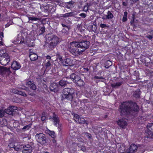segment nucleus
<instances>
[{"instance_id": "f257e3e1", "label": "nucleus", "mask_w": 153, "mask_h": 153, "mask_svg": "<svg viewBox=\"0 0 153 153\" xmlns=\"http://www.w3.org/2000/svg\"><path fill=\"white\" fill-rule=\"evenodd\" d=\"M90 44V42L88 41H74L70 43L68 49L73 55L78 56L88 49Z\"/></svg>"}, {"instance_id": "f03ea898", "label": "nucleus", "mask_w": 153, "mask_h": 153, "mask_svg": "<svg viewBox=\"0 0 153 153\" xmlns=\"http://www.w3.org/2000/svg\"><path fill=\"white\" fill-rule=\"evenodd\" d=\"M139 107L135 102L131 101L123 102L120 106L119 111L122 116L132 114L133 112L138 111Z\"/></svg>"}, {"instance_id": "7ed1b4c3", "label": "nucleus", "mask_w": 153, "mask_h": 153, "mask_svg": "<svg viewBox=\"0 0 153 153\" xmlns=\"http://www.w3.org/2000/svg\"><path fill=\"white\" fill-rule=\"evenodd\" d=\"M74 93V90L73 88H65L63 90L62 94V100L71 101Z\"/></svg>"}, {"instance_id": "20e7f679", "label": "nucleus", "mask_w": 153, "mask_h": 153, "mask_svg": "<svg viewBox=\"0 0 153 153\" xmlns=\"http://www.w3.org/2000/svg\"><path fill=\"white\" fill-rule=\"evenodd\" d=\"M46 36L47 40L51 41L49 44V48L51 50L59 43V38L56 36L53 35L52 33L48 34Z\"/></svg>"}, {"instance_id": "39448f33", "label": "nucleus", "mask_w": 153, "mask_h": 153, "mask_svg": "<svg viewBox=\"0 0 153 153\" xmlns=\"http://www.w3.org/2000/svg\"><path fill=\"white\" fill-rule=\"evenodd\" d=\"M37 141L42 145H43L47 142V140L45 134L42 133L37 134L35 135Z\"/></svg>"}, {"instance_id": "423d86ee", "label": "nucleus", "mask_w": 153, "mask_h": 153, "mask_svg": "<svg viewBox=\"0 0 153 153\" xmlns=\"http://www.w3.org/2000/svg\"><path fill=\"white\" fill-rule=\"evenodd\" d=\"M10 60V56L8 54H5L4 56H0V63L2 65H7Z\"/></svg>"}, {"instance_id": "0eeeda50", "label": "nucleus", "mask_w": 153, "mask_h": 153, "mask_svg": "<svg viewBox=\"0 0 153 153\" xmlns=\"http://www.w3.org/2000/svg\"><path fill=\"white\" fill-rule=\"evenodd\" d=\"M147 130L146 133L148 135L147 136V137L152 138H153V123H149L147 126Z\"/></svg>"}, {"instance_id": "6e6552de", "label": "nucleus", "mask_w": 153, "mask_h": 153, "mask_svg": "<svg viewBox=\"0 0 153 153\" xmlns=\"http://www.w3.org/2000/svg\"><path fill=\"white\" fill-rule=\"evenodd\" d=\"M49 119L52 121L53 125L56 126H57L58 123H60L59 118L58 116L54 113L53 115L50 117Z\"/></svg>"}, {"instance_id": "1a4fd4ad", "label": "nucleus", "mask_w": 153, "mask_h": 153, "mask_svg": "<svg viewBox=\"0 0 153 153\" xmlns=\"http://www.w3.org/2000/svg\"><path fill=\"white\" fill-rule=\"evenodd\" d=\"M11 73L10 68H7L0 66V74L2 75H9Z\"/></svg>"}, {"instance_id": "9d476101", "label": "nucleus", "mask_w": 153, "mask_h": 153, "mask_svg": "<svg viewBox=\"0 0 153 153\" xmlns=\"http://www.w3.org/2000/svg\"><path fill=\"white\" fill-rule=\"evenodd\" d=\"M17 108L14 106L10 107L8 108L5 109V111L6 114L13 115L15 114V111L17 110Z\"/></svg>"}, {"instance_id": "9b49d317", "label": "nucleus", "mask_w": 153, "mask_h": 153, "mask_svg": "<svg viewBox=\"0 0 153 153\" xmlns=\"http://www.w3.org/2000/svg\"><path fill=\"white\" fill-rule=\"evenodd\" d=\"M11 68L14 70L16 71L20 68L21 65L19 62L14 61L11 64Z\"/></svg>"}, {"instance_id": "f8f14e48", "label": "nucleus", "mask_w": 153, "mask_h": 153, "mask_svg": "<svg viewBox=\"0 0 153 153\" xmlns=\"http://www.w3.org/2000/svg\"><path fill=\"white\" fill-rule=\"evenodd\" d=\"M140 147L139 145L137 146L135 144H131L129 148V151L127 153H134L136 152L137 149H140Z\"/></svg>"}, {"instance_id": "ddd939ff", "label": "nucleus", "mask_w": 153, "mask_h": 153, "mask_svg": "<svg viewBox=\"0 0 153 153\" xmlns=\"http://www.w3.org/2000/svg\"><path fill=\"white\" fill-rule=\"evenodd\" d=\"M61 63L64 66H69L71 65H72V61L69 58H66L61 61Z\"/></svg>"}, {"instance_id": "4468645a", "label": "nucleus", "mask_w": 153, "mask_h": 153, "mask_svg": "<svg viewBox=\"0 0 153 153\" xmlns=\"http://www.w3.org/2000/svg\"><path fill=\"white\" fill-rule=\"evenodd\" d=\"M117 122L118 125L122 128H125L127 125V123L125 119H120Z\"/></svg>"}, {"instance_id": "2eb2a0df", "label": "nucleus", "mask_w": 153, "mask_h": 153, "mask_svg": "<svg viewBox=\"0 0 153 153\" xmlns=\"http://www.w3.org/2000/svg\"><path fill=\"white\" fill-rule=\"evenodd\" d=\"M67 78H69L71 79V80L74 83L80 79V77L74 73H72L70 76H68Z\"/></svg>"}, {"instance_id": "dca6fc26", "label": "nucleus", "mask_w": 153, "mask_h": 153, "mask_svg": "<svg viewBox=\"0 0 153 153\" xmlns=\"http://www.w3.org/2000/svg\"><path fill=\"white\" fill-rule=\"evenodd\" d=\"M26 84L27 86L32 90H35L36 88V85L33 82L30 81L27 82Z\"/></svg>"}, {"instance_id": "f3484780", "label": "nucleus", "mask_w": 153, "mask_h": 153, "mask_svg": "<svg viewBox=\"0 0 153 153\" xmlns=\"http://www.w3.org/2000/svg\"><path fill=\"white\" fill-rule=\"evenodd\" d=\"M29 57L31 61H35L38 59L37 55L36 53L31 52V51L30 52Z\"/></svg>"}, {"instance_id": "a211bd4d", "label": "nucleus", "mask_w": 153, "mask_h": 153, "mask_svg": "<svg viewBox=\"0 0 153 153\" xmlns=\"http://www.w3.org/2000/svg\"><path fill=\"white\" fill-rule=\"evenodd\" d=\"M65 78L59 81V85L61 87L65 86L67 84L69 83L68 81L65 80Z\"/></svg>"}, {"instance_id": "6ab92c4d", "label": "nucleus", "mask_w": 153, "mask_h": 153, "mask_svg": "<svg viewBox=\"0 0 153 153\" xmlns=\"http://www.w3.org/2000/svg\"><path fill=\"white\" fill-rule=\"evenodd\" d=\"M50 90L54 93L56 92L58 90V88L56 85L52 84L50 85Z\"/></svg>"}, {"instance_id": "aec40b11", "label": "nucleus", "mask_w": 153, "mask_h": 153, "mask_svg": "<svg viewBox=\"0 0 153 153\" xmlns=\"http://www.w3.org/2000/svg\"><path fill=\"white\" fill-rule=\"evenodd\" d=\"M22 146L21 143H15L14 149L16 151H18L21 150Z\"/></svg>"}, {"instance_id": "412c9836", "label": "nucleus", "mask_w": 153, "mask_h": 153, "mask_svg": "<svg viewBox=\"0 0 153 153\" xmlns=\"http://www.w3.org/2000/svg\"><path fill=\"white\" fill-rule=\"evenodd\" d=\"M122 84V82H117L116 83H114L113 84H111V87L113 88H118Z\"/></svg>"}, {"instance_id": "4be33fe9", "label": "nucleus", "mask_w": 153, "mask_h": 153, "mask_svg": "<svg viewBox=\"0 0 153 153\" xmlns=\"http://www.w3.org/2000/svg\"><path fill=\"white\" fill-rule=\"evenodd\" d=\"M77 85L79 87L82 86H84L85 84V82L81 79L80 77V79L79 80H77L76 82Z\"/></svg>"}, {"instance_id": "5701e85b", "label": "nucleus", "mask_w": 153, "mask_h": 153, "mask_svg": "<svg viewBox=\"0 0 153 153\" xmlns=\"http://www.w3.org/2000/svg\"><path fill=\"white\" fill-rule=\"evenodd\" d=\"M24 149L23 150L29 151V152H32V147L29 144L26 145L25 146L23 147Z\"/></svg>"}, {"instance_id": "b1692460", "label": "nucleus", "mask_w": 153, "mask_h": 153, "mask_svg": "<svg viewBox=\"0 0 153 153\" xmlns=\"http://www.w3.org/2000/svg\"><path fill=\"white\" fill-rule=\"evenodd\" d=\"M106 16L107 19H112L114 17L113 14L110 11H108L107 14L106 15Z\"/></svg>"}, {"instance_id": "393cba45", "label": "nucleus", "mask_w": 153, "mask_h": 153, "mask_svg": "<svg viewBox=\"0 0 153 153\" xmlns=\"http://www.w3.org/2000/svg\"><path fill=\"white\" fill-rule=\"evenodd\" d=\"M112 65V62L109 60L107 61L105 64V67L106 68H108L110 66Z\"/></svg>"}, {"instance_id": "a878e982", "label": "nucleus", "mask_w": 153, "mask_h": 153, "mask_svg": "<svg viewBox=\"0 0 153 153\" xmlns=\"http://www.w3.org/2000/svg\"><path fill=\"white\" fill-rule=\"evenodd\" d=\"M83 134L89 140H92V136L88 132H85Z\"/></svg>"}, {"instance_id": "bb28decb", "label": "nucleus", "mask_w": 153, "mask_h": 153, "mask_svg": "<svg viewBox=\"0 0 153 153\" xmlns=\"http://www.w3.org/2000/svg\"><path fill=\"white\" fill-rule=\"evenodd\" d=\"M31 124H29L28 125H26L22 128V130H23L24 131L28 130L31 127Z\"/></svg>"}, {"instance_id": "cd10ccee", "label": "nucleus", "mask_w": 153, "mask_h": 153, "mask_svg": "<svg viewBox=\"0 0 153 153\" xmlns=\"http://www.w3.org/2000/svg\"><path fill=\"white\" fill-rule=\"evenodd\" d=\"M45 30V28L44 26L40 27L39 28V33L40 34H42L44 33Z\"/></svg>"}, {"instance_id": "c85d7f7f", "label": "nucleus", "mask_w": 153, "mask_h": 153, "mask_svg": "<svg viewBox=\"0 0 153 153\" xmlns=\"http://www.w3.org/2000/svg\"><path fill=\"white\" fill-rule=\"evenodd\" d=\"M73 13L71 12L70 13H68L64 14L63 15V17H67L71 16H73Z\"/></svg>"}, {"instance_id": "c756f323", "label": "nucleus", "mask_w": 153, "mask_h": 153, "mask_svg": "<svg viewBox=\"0 0 153 153\" xmlns=\"http://www.w3.org/2000/svg\"><path fill=\"white\" fill-rule=\"evenodd\" d=\"M5 54H8L6 53V50L5 49H2L0 51V56H4Z\"/></svg>"}, {"instance_id": "7c9ffc66", "label": "nucleus", "mask_w": 153, "mask_h": 153, "mask_svg": "<svg viewBox=\"0 0 153 153\" xmlns=\"http://www.w3.org/2000/svg\"><path fill=\"white\" fill-rule=\"evenodd\" d=\"M74 119L77 123L79 122V116L77 114H75L74 115Z\"/></svg>"}, {"instance_id": "2f4dec72", "label": "nucleus", "mask_w": 153, "mask_h": 153, "mask_svg": "<svg viewBox=\"0 0 153 153\" xmlns=\"http://www.w3.org/2000/svg\"><path fill=\"white\" fill-rule=\"evenodd\" d=\"M140 93L139 91H135L134 92V96L136 98H139L140 97Z\"/></svg>"}, {"instance_id": "473e14b6", "label": "nucleus", "mask_w": 153, "mask_h": 153, "mask_svg": "<svg viewBox=\"0 0 153 153\" xmlns=\"http://www.w3.org/2000/svg\"><path fill=\"white\" fill-rule=\"evenodd\" d=\"M46 119V114L45 112H43L41 117V120L42 121H45Z\"/></svg>"}, {"instance_id": "72a5a7b5", "label": "nucleus", "mask_w": 153, "mask_h": 153, "mask_svg": "<svg viewBox=\"0 0 153 153\" xmlns=\"http://www.w3.org/2000/svg\"><path fill=\"white\" fill-rule=\"evenodd\" d=\"M0 124L3 126H5L7 125V122L6 119H3L0 122Z\"/></svg>"}, {"instance_id": "f704fd0d", "label": "nucleus", "mask_w": 153, "mask_h": 153, "mask_svg": "<svg viewBox=\"0 0 153 153\" xmlns=\"http://www.w3.org/2000/svg\"><path fill=\"white\" fill-rule=\"evenodd\" d=\"M5 110H3L2 109L0 110V117H3L5 115Z\"/></svg>"}, {"instance_id": "c9c22d12", "label": "nucleus", "mask_w": 153, "mask_h": 153, "mask_svg": "<svg viewBox=\"0 0 153 153\" xmlns=\"http://www.w3.org/2000/svg\"><path fill=\"white\" fill-rule=\"evenodd\" d=\"M56 56L57 58L59 59V61L60 62H61V61L63 60L62 58V54H60L59 53H57L56 54Z\"/></svg>"}, {"instance_id": "e433bc0d", "label": "nucleus", "mask_w": 153, "mask_h": 153, "mask_svg": "<svg viewBox=\"0 0 153 153\" xmlns=\"http://www.w3.org/2000/svg\"><path fill=\"white\" fill-rule=\"evenodd\" d=\"M49 134V135L53 138H54L56 136L55 133L54 131H50Z\"/></svg>"}, {"instance_id": "4c0bfd02", "label": "nucleus", "mask_w": 153, "mask_h": 153, "mask_svg": "<svg viewBox=\"0 0 153 153\" xmlns=\"http://www.w3.org/2000/svg\"><path fill=\"white\" fill-rule=\"evenodd\" d=\"M28 19L30 20H31L33 21H37L39 19L34 17H30L28 18Z\"/></svg>"}, {"instance_id": "58836bf2", "label": "nucleus", "mask_w": 153, "mask_h": 153, "mask_svg": "<svg viewBox=\"0 0 153 153\" xmlns=\"http://www.w3.org/2000/svg\"><path fill=\"white\" fill-rule=\"evenodd\" d=\"M85 119L83 118H80L79 117V122H77L78 123H79V124H82L85 123Z\"/></svg>"}, {"instance_id": "ea45409f", "label": "nucleus", "mask_w": 153, "mask_h": 153, "mask_svg": "<svg viewBox=\"0 0 153 153\" xmlns=\"http://www.w3.org/2000/svg\"><path fill=\"white\" fill-rule=\"evenodd\" d=\"M18 94H19L20 95H21L24 97H26L27 96V95L25 93V92H24L22 91H21L19 90Z\"/></svg>"}, {"instance_id": "a19ab883", "label": "nucleus", "mask_w": 153, "mask_h": 153, "mask_svg": "<svg viewBox=\"0 0 153 153\" xmlns=\"http://www.w3.org/2000/svg\"><path fill=\"white\" fill-rule=\"evenodd\" d=\"M15 144V143H10L9 144L8 146L10 148H13L14 149Z\"/></svg>"}, {"instance_id": "79ce46f5", "label": "nucleus", "mask_w": 153, "mask_h": 153, "mask_svg": "<svg viewBox=\"0 0 153 153\" xmlns=\"http://www.w3.org/2000/svg\"><path fill=\"white\" fill-rule=\"evenodd\" d=\"M52 62L50 61H48L45 64V66L47 68H49L51 65Z\"/></svg>"}, {"instance_id": "37998d69", "label": "nucleus", "mask_w": 153, "mask_h": 153, "mask_svg": "<svg viewBox=\"0 0 153 153\" xmlns=\"http://www.w3.org/2000/svg\"><path fill=\"white\" fill-rule=\"evenodd\" d=\"M100 27L102 28H105V27H109V26L108 25H107L106 24H101L100 25Z\"/></svg>"}, {"instance_id": "c03bdc74", "label": "nucleus", "mask_w": 153, "mask_h": 153, "mask_svg": "<svg viewBox=\"0 0 153 153\" xmlns=\"http://www.w3.org/2000/svg\"><path fill=\"white\" fill-rule=\"evenodd\" d=\"M88 3H87L86 5H85L84 7L83 10L85 11L86 12L88 11Z\"/></svg>"}, {"instance_id": "a18cd8bd", "label": "nucleus", "mask_w": 153, "mask_h": 153, "mask_svg": "<svg viewBox=\"0 0 153 153\" xmlns=\"http://www.w3.org/2000/svg\"><path fill=\"white\" fill-rule=\"evenodd\" d=\"M56 127H58V130L59 131H60L61 130L62 128V126L61 124L60 123H58V124L57 125V126Z\"/></svg>"}, {"instance_id": "49530a36", "label": "nucleus", "mask_w": 153, "mask_h": 153, "mask_svg": "<svg viewBox=\"0 0 153 153\" xmlns=\"http://www.w3.org/2000/svg\"><path fill=\"white\" fill-rule=\"evenodd\" d=\"M146 37L149 39V40H152L153 38V36H152L148 34L146 36Z\"/></svg>"}, {"instance_id": "de8ad7c7", "label": "nucleus", "mask_w": 153, "mask_h": 153, "mask_svg": "<svg viewBox=\"0 0 153 153\" xmlns=\"http://www.w3.org/2000/svg\"><path fill=\"white\" fill-rule=\"evenodd\" d=\"M94 78L95 79H102L103 80H105V79L103 78V76L99 77L97 76H96L94 77Z\"/></svg>"}, {"instance_id": "09e8293b", "label": "nucleus", "mask_w": 153, "mask_h": 153, "mask_svg": "<svg viewBox=\"0 0 153 153\" xmlns=\"http://www.w3.org/2000/svg\"><path fill=\"white\" fill-rule=\"evenodd\" d=\"M132 19L131 21V24H132L134 23V21L135 19V17H134V15H132L131 16Z\"/></svg>"}, {"instance_id": "8fccbe9b", "label": "nucleus", "mask_w": 153, "mask_h": 153, "mask_svg": "<svg viewBox=\"0 0 153 153\" xmlns=\"http://www.w3.org/2000/svg\"><path fill=\"white\" fill-rule=\"evenodd\" d=\"M19 91V90H18L17 89H13L12 90V92L13 93H14L15 94H18Z\"/></svg>"}, {"instance_id": "3c124183", "label": "nucleus", "mask_w": 153, "mask_h": 153, "mask_svg": "<svg viewBox=\"0 0 153 153\" xmlns=\"http://www.w3.org/2000/svg\"><path fill=\"white\" fill-rule=\"evenodd\" d=\"M12 24V22L10 21L9 23H7L5 25V27H8L10 25Z\"/></svg>"}, {"instance_id": "603ef678", "label": "nucleus", "mask_w": 153, "mask_h": 153, "mask_svg": "<svg viewBox=\"0 0 153 153\" xmlns=\"http://www.w3.org/2000/svg\"><path fill=\"white\" fill-rule=\"evenodd\" d=\"M79 16L83 18H85L86 16V14L84 13H81L79 14Z\"/></svg>"}, {"instance_id": "864d4df0", "label": "nucleus", "mask_w": 153, "mask_h": 153, "mask_svg": "<svg viewBox=\"0 0 153 153\" xmlns=\"http://www.w3.org/2000/svg\"><path fill=\"white\" fill-rule=\"evenodd\" d=\"M29 151H27L24 150H23V153H30L32 152H29Z\"/></svg>"}, {"instance_id": "5fc2aeb1", "label": "nucleus", "mask_w": 153, "mask_h": 153, "mask_svg": "<svg viewBox=\"0 0 153 153\" xmlns=\"http://www.w3.org/2000/svg\"><path fill=\"white\" fill-rule=\"evenodd\" d=\"M127 20V17L123 16V22H126Z\"/></svg>"}, {"instance_id": "6e6d98bb", "label": "nucleus", "mask_w": 153, "mask_h": 153, "mask_svg": "<svg viewBox=\"0 0 153 153\" xmlns=\"http://www.w3.org/2000/svg\"><path fill=\"white\" fill-rule=\"evenodd\" d=\"M122 4L123 6H126L127 5V2L123 1L122 3Z\"/></svg>"}, {"instance_id": "4d7b16f0", "label": "nucleus", "mask_w": 153, "mask_h": 153, "mask_svg": "<svg viewBox=\"0 0 153 153\" xmlns=\"http://www.w3.org/2000/svg\"><path fill=\"white\" fill-rule=\"evenodd\" d=\"M131 4H133L136 2L137 0H130Z\"/></svg>"}, {"instance_id": "13d9d810", "label": "nucleus", "mask_w": 153, "mask_h": 153, "mask_svg": "<svg viewBox=\"0 0 153 153\" xmlns=\"http://www.w3.org/2000/svg\"><path fill=\"white\" fill-rule=\"evenodd\" d=\"M94 26L95 27H94V30H94H94H96L97 27H96V25H94L92 26V29H93V27Z\"/></svg>"}, {"instance_id": "bf43d9fd", "label": "nucleus", "mask_w": 153, "mask_h": 153, "mask_svg": "<svg viewBox=\"0 0 153 153\" xmlns=\"http://www.w3.org/2000/svg\"><path fill=\"white\" fill-rule=\"evenodd\" d=\"M61 25L63 27H65L68 30V26H66V25H65L62 23L61 24Z\"/></svg>"}, {"instance_id": "052dcab7", "label": "nucleus", "mask_w": 153, "mask_h": 153, "mask_svg": "<svg viewBox=\"0 0 153 153\" xmlns=\"http://www.w3.org/2000/svg\"><path fill=\"white\" fill-rule=\"evenodd\" d=\"M3 37V32L0 33V37L1 38H2V37Z\"/></svg>"}, {"instance_id": "680f3d73", "label": "nucleus", "mask_w": 153, "mask_h": 153, "mask_svg": "<svg viewBox=\"0 0 153 153\" xmlns=\"http://www.w3.org/2000/svg\"><path fill=\"white\" fill-rule=\"evenodd\" d=\"M51 58V57L49 55H47L46 56V58L47 59H50Z\"/></svg>"}, {"instance_id": "e2e57ef3", "label": "nucleus", "mask_w": 153, "mask_h": 153, "mask_svg": "<svg viewBox=\"0 0 153 153\" xmlns=\"http://www.w3.org/2000/svg\"><path fill=\"white\" fill-rule=\"evenodd\" d=\"M68 3L69 4L72 5L73 4L74 2L73 1H70L68 2Z\"/></svg>"}, {"instance_id": "0e129e2a", "label": "nucleus", "mask_w": 153, "mask_h": 153, "mask_svg": "<svg viewBox=\"0 0 153 153\" xmlns=\"http://www.w3.org/2000/svg\"><path fill=\"white\" fill-rule=\"evenodd\" d=\"M102 19H107V18H106V15H105L104 16H103L102 18Z\"/></svg>"}, {"instance_id": "69168bd1", "label": "nucleus", "mask_w": 153, "mask_h": 153, "mask_svg": "<svg viewBox=\"0 0 153 153\" xmlns=\"http://www.w3.org/2000/svg\"><path fill=\"white\" fill-rule=\"evenodd\" d=\"M127 12H124V15L123 16L126 17L127 16Z\"/></svg>"}, {"instance_id": "338daca9", "label": "nucleus", "mask_w": 153, "mask_h": 153, "mask_svg": "<svg viewBox=\"0 0 153 153\" xmlns=\"http://www.w3.org/2000/svg\"><path fill=\"white\" fill-rule=\"evenodd\" d=\"M52 141L53 143H56V140L54 139H53Z\"/></svg>"}, {"instance_id": "774afa93", "label": "nucleus", "mask_w": 153, "mask_h": 153, "mask_svg": "<svg viewBox=\"0 0 153 153\" xmlns=\"http://www.w3.org/2000/svg\"><path fill=\"white\" fill-rule=\"evenodd\" d=\"M150 33L151 34L152 36H153V30H151L150 31Z\"/></svg>"}]
</instances>
